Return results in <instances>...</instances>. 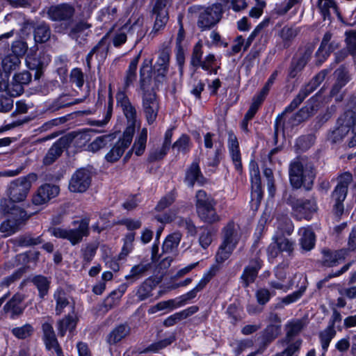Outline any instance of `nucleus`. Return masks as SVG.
<instances>
[{
	"instance_id": "15",
	"label": "nucleus",
	"mask_w": 356,
	"mask_h": 356,
	"mask_svg": "<svg viewBox=\"0 0 356 356\" xmlns=\"http://www.w3.org/2000/svg\"><path fill=\"white\" fill-rule=\"evenodd\" d=\"M74 13L72 6L67 4H61L51 6L48 10L50 19L54 21H67L72 18Z\"/></svg>"
},
{
	"instance_id": "47",
	"label": "nucleus",
	"mask_w": 356,
	"mask_h": 356,
	"mask_svg": "<svg viewBox=\"0 0 356 356\" xmlns=\"http://www.w3.org/2000/svg\"><path fill=\"white\" fill-rule=\"evenodd\" d=\"M216 60L215 56L213 54H209L205 56L203 60H202L201 65H200L199 67L207 71L209 74H216L218 68H213V65Z\"/></svg>"
},
{
	"instance_id": "64",
	"label": "nucleus",
	"mask_w": 356,
	"mask_h": 356,
	"mask_svg": "<svg viewBox=\"0 0 356 356\" xmlns=\"http://www.w3.org/2000/svg\"><path fill=\"white\" fill-rule=\"evenodd\" d=\"M97 250V245L95 243L88 244L83 250V259L87 263H90L96 254Z\"/></svg>"
},
{
	"instance_id": "6",
	"label": "nucleus",
	"mask_w": 356,
	"mask_h": 356,
	"mask_svg": "<svg viewBox=\"0 0 356 356\" xmlns=\"http://www.w3.org/2000/svg\"><path fill=\"white\" fill-rule=\"evenodd\" d=\"M222 13V6L219 3L200 9L197 22V26L202 31L212 28L220 22Z\"/></svg>"
},
{
	"instance_id": "59",
	"label": "nucleus",
	"mask_w": 356,
	"mask_h": 356,
	"mask_svg": "<svg viewBox=\"0 0 356 356\" xmlns=\"http://www.w3.org/2000/svg\"><path fill=\"white\" fill-rule=\"evenodd\" d=\"M123 293V290L113 291L104 302V307H106V310L108 311L115 305H117Z\"/></svg>"
},
{
	"instance_id": "10",
	"label": "nucleus",
	"mask_w": 356,
	"mask_h": 356,
	"mask_svg": "<svg viewBox=\"0 0 356 356\" xmlns=\"http://www.w3.org/2000/svg\"><path fill=\"white\" fill-rule=\"evenodd\" d=\"M133 136V128L127 127L124 131L122 138H120L113 148L106 154V160L111 163L117 161L122 156L124 150L130 145Z\"/></svg>"
},
{
	"instance_id": "38",
	"label": "nucleus",
	"mask_w": 356,
	"mask_h": 356,
	"mask_svg": "<svg viewBox=\"0 0 356 356\" xmlns=\"http://www.w3.org/2000/svg\"><path fill=\"white\" fill-rule=\"evenodd\" d=\"M300 236V244L305 251L312 250V228L303 227L300 228L298 232Z\"/></svg>"
},
{
	"instance_id": "8",
	"label": "nucleus",
	"mask_w": 356,
	"mask_h": 356,
	"mask_svg": "<svg viewBox=\"0 0 356 356\" xmlns=\"http://www.w3.org/2000/svg\"><path fill=\"white\" fill-rule=\"evenodd\" d=\"M92 173L87 168L76 170L72 175L69 182V190L73 193H83L90 187Z\"/></svg>"
},
{
	"instance_id": "19",
	"label": "nucleus",
	"mask_w": 356,
	"mask_h": 356,
	"mask_svg": "<svg viewBox=\"0 0 356 356\" xmlns=\"http://www.w3.org/2000/svg\"><path fill=\"white\" fill-rule=\"evenodd\" d=\"M185 181L190 187H193L195 182L203 184L204 177L201 173L199 164L194 161L188 169L186 175Z\"/></svg>"
},
{
	"instance_id": "4",
	"label": "nucleus",
	"mask_w": 356,
	"mask_h": 356,
	"mask_svg": "<svg viewBox=\"0 0 356 356\" xmlns=\"http://www.w3.org/2000/svg\"><path fill=\"white\" fill-rule=\"evenodd\" d=\"M38 176L35 173H29L26 176L19 177L12 181L7 188V195L9 200L15 204L26 200L32 184L36 181Z\"/></svg>"
},
{
	"instance_id": "46",
	"label": "nucleus",
	"mask_w": 356,
	"mask_h": 356,
	"mask_svg": "<svg viewBox=\"0 0 356 356\" xmlns=\"http://www.w3.org/2000/svg\"><path fill=\"white\" fill-rule=\"evenodd\" d=\"M345 35V42L348 52L353 56H356V31H346Z\"/></svg>"
},
{
	"instance_id": "14",
	"label": "nucleus",
	"mask_w": 356,
	"mask_h": 356,
	"mask_svg": "<svg viewBox=\"0 0 356 356\" xmlns=\"http://www.w3.org/2000/svg\"><path fill=\"white\" fill-rule=\"evenodd\" d=\"M352 180V175L349 172H346L339 177L338 184L332 193V198L334 202H343L345 200L348 186Z\"/></svg>"
},
{
	"instance_id": "17",
	"label": "nucleus",
	"mask_w": 356,
	"mask_h": 356,
	"mask_svg": "<svg viewBox=\"0 0 356 356\" xmlns=\"http://www.w3.org/2000/svg\"><path fill=\"white\" fill-rule=\"evenodd\" d=\"M261 267V261L259 259H254L244 268L241 276V282L244 287H248L254 282Z\"/></svg>"
},
{
	"instance_id": "58",
	"label": "nucleus",
	"mask_w": 356,
	"mask_h": 356,
	"mask_svg": "<svg viewBox=\"0 0 356 356\" xmlns=\"http://www.w3.org/2000/svg\"><path fill=\"white\" fill-rule=\"evenodd\" d=\"M273 296H275V293L265 288H260L255 293L257 301L260 305H266Z\"/></svg>"
},
{
	"instance_id": "56",
	"label": "nucleus",
	"mask_w": 356,
	"mask_h": 356,
	"mask_svg": "<svg viewBox=\"0 0 356 356\" xmlns=\"http://www.w3.org/2000/svg\"><path fill=\"white\" fill-rule=\"evenodd\" d=\"M108 136H101L96 138L91 143L88 145L87 149L89 152H97L104 147L107 144Z\"/></svg>"
},
{
	"instance_id": "50",
	"label": "nucleus",
	"mask_w": 356,
	"mask_h": 356,
	"mask_svg": "<svg viewBox=\"0 0 356 356\" xmlns=\"http://www.w3.org/2000/svg\"><path fill=\"white\" fill-rule=\"evenodd\" d=\"M306 289V286L301 285L300 289L297 291L292 293L283 298L281 300V302L277 305V307H283V305H289L297 301L302 295L305 290Z\"/></svg>"
},
{
	"instance_id": "18",
	"label": "nucleus",
	"mask_w": 356,
	"mask_h": 356,
	"mask_svg": "<svg viewBox=\"0 0 356 356\" xmlns=\"http://www.w3.org/2000/svg\"><path fill=\"white\" fill-rule=\"evenodd\" d=\"M324 259L323 263L325 266H335L339 261L343 260L348 255V250L346 248L335 251L324 250L323 251Z\"/></svg>"
},
{
	"instance_id": "5",
	"label": "nucleus",
	"mask_w": 356,
	"mask_h": 356,
	"mask_svg": "<svg viewBox=\"0 0 356 356\" xmlns=\"http://www.w3.org/2000/svg\"><path fill=\"white\" fill-rule=\"evenodd\" d=\"M74 225H77V227L69 229L51 227L48 232L56 238L67 239L72 245H76L80 243L84 236L89 234V219L84 218L74 221Z\"/></svg>"
},
{
	"instance_id": "49",
	"label": "nucleus",
	"mask_w": 356,
	"mask_h": 356,
	"mask_svg": "<svg viewBox=\"0 0 356 356\" xmlns=\"http://www.w3.org/2000/svg\"><path fill=\"white\" fill-rule=\"evenodd\" d=\"M175 340V337L171 336L168 338H166L165 339L161 340L159 341L155 342L154 343H152L149 345L145 350V353L147 352H153V353H157L160 350L165 348L166 346L171 344Z\"/></svg>"
},
{
	"instance_id": "28",
	"label": "nucleus",
	"mask_w": 356,
	"mask_h": 356,
	"mask_svg": "<svg viewBox=\"0 0 356 356\" xmlns=\"http://www.w3.org/2000/svg\"><path fill=\"white\" fill-rule=\"evenodd\" d=\"M181 234L179 232H176L168 235L162 245L163 253H170L174 252L178 247L181 241Z\"/></svg>"
},
{
	"instance_id": "25",
	"label": "nucleus",
	"mask_w": 356,
	"mask_h": 356,
	"mask_svg": "<svg viewBox=\"0 0 356 356\" xmlns=\"http://www.w3.org/2000/svg\"><path fill=\"white\" fill-rule=\"evenodd\" d=\"M139 59L140 54L134 57L129 63V68L126 71L125 76L124 78V90H126L130 86H131L136 79V70Z\"/></svg>"
},
{
	"instance_id": "61",
	"label": "nucleus",
	"mask_w": 356,
	"mask_h": 356,
	"mask_svg": "<svg viewBox=\"0 0 356 356\" xmlns=\"http://www.w3.org/2000/svg\"><path fill=\"white\" fill-rule=\"evenodd\" d=\"M275 239V238H273ZM276 243H277V246L280 248V252H287L291 253L293 250V243L286 238H276Z\"/></svg>"
},
{
	"instance_id": "32",
	"label": "nucleus",
	"mask_w": 356,
	"mask_h": 356,
	"mask_svg": "<svg viewBox=\"0 0 356 356\" xmlns=\"http://www.w3.org/2000/svg\"><path fill=\"white\" fill-rule=\"evenodd\" d=\"M43 340L47 349L50 350L51 346L58 343L53 326L49 323H44L42 325Z\"/></svg>"
},
{
	"instance_id": "57",
	"label": "nucleus",
	"mask_w": 356,
	"mask_h": 356,
	"mask_svg": "<svg viewBox=\"0 0 356 356\" xmlns=\"http://www.w3.org/2000/svg\"><path fill=\"white\" fill-rule=\"evenodd\" d=\"M301 341H296L287 344V347L282 352L276 353L274 356H298L297 353L300 347Z\"/></svg>"
},
{
	"instance_id": "13",
	"label": "nucleus",
	"mask_w": 356,
	"mask_h": 356,
	"mask_svg": "<svg viewBox=\"0 0 356 356\" xmlns=\"http://www.w3.org/2000/svg\"><path fill=\"white\" fill-rule=\"evenodd\" d=\"M170 1L155 0L152 9V13L156 16L153 31L157 32L165 26L168 20L167 6L170 3Z\"/></svg>"
},
{
	"instance_id": "11",
	"label": "nucleus",
	"mask_w": 356,
	"mask_h": 356,
	"mask_svg": "<svg viewBox=\"0 0 356 356\" xmlns=\"http://www.w3.org/2000/svg\"><path fill=\"white\" fill-rule=\"evenodd\" d=\"M116 101L117 106L122 109L123 113L127 119L129 123L127 127H132L134 134L137 115V112L135 107L131 103L124 91H119L117 93Z\"/></svg>"
},
{
	"instance_id": "36",
	"label": "nucleus",
	"mask_w": 356,
	"mask_h": 356,
	"mask_svg": "<svg viewBox=\"0 0 356 356\" xmlns=\"http://www.w3.org/2000/svg\"><path fill=\"white\" fill-rule=\"evenodd\" d=\"M129 334V327L125 325H120L115 327L109 334L108 341L109 343L115 344Z\"/></svg>"
},
{
	"instance_id": "44",
	"label": "nucleus",
	"mask_w": 356,
	"mask_h": 356,
	"mask_svg": "<svg viewBox=\"0 0 356 356\" xmlns=\"http://www.w3.org/2000/svg\"><path fill=\"white\" fill-rule=\"evenodd\" d=\"M336 331L332 326H328L325 330L320 332L319 337L322 348L326 351L332 339L335 336Z\"/></svg>"
},
{
	"instance_id": "29",
	"label": "nucleus",
	"mask_w": 356,
	"mask_h": 356,
	"mask_svg": "<svg viewBox=\"0 0 356 356\" xmlns=\"http://www.w3.org/2000/svg\"><path fill=\"white\" fill-rule=\"evenodd\" d=\"M31 80V74L24 71L19 74H16L13 77V86L15 88V93H12V95H19L23 92V85L28 84Z\"/></svg>"
},
{
	"instance_id": "42",
	"label": "nucleus",
	"mask_w": 356,
	"mask_h": 356,
	"mask_svg": "<svg viewBox=\"0 0 356 356\" xmlns=\"http://www.w3.org/2000/svg\"><path fill=\"white\" fill-rule=\"evenodd\" d=\"M154 287L153 282L146 280L138 288L136 296L139 300L143 301L152 296V291Z\"/></svg>"
},
{
	"instance_id": "1",
	"label": "nucleus",
	"mask_w": 356,
	"mask_h": 356,
	"mask_svg": "<svg viewBox=\"0 0 356 356\" xmlns=\"http://www.w3.org/2000/svg\"><path fill=\"white\" fill-rule=\"evenodd\" d=\"M311 92L312 85H306L300 90L296 97L293 99L284 111L277 116L275 122V136H277L279 133H282L284 135L286 133L289 134L295 126H297L310 117L311 108L305 106L302 108L296 115L291 116L287 120L285 118L286 114L295 110Z\"/></svg>"
},
{
	"instance_id": "35",
	"label": "nucleus",
	"mask_w": 356,
	"mask_h": 356,
	"mask_svg": "<svg viewBox=\"0 0 356 356\" xmlns=\"http://www.w3.org/2000/svg\"><path fill=\"white\" fill-rule=\"evenodd\" d=\"M150 268L151 264L148 262H141L135 265L131 268L130 273L126 276V279H131L134 282L143 277Z\"/></svg>"
},
{
	"instance_id": "37",
	"label": "nucleus",
	"mask_w": 356,
	"mask_h": 356,
	"mask_svg": "<svg viewBox=\"0 0 356 356\" xmlns=\"http://www.w3.org/2000/svg\"><path fill=\"white\" fill-rule=\"evenodd\" d=\"M280 324H270L264 330L261 336L262 343L266 346L274 340L280 332Z\"/></svg>"
},
{
	"instance_id": "48",
	"label": "nucleus",
	"mask_w": 356,
	"mask_h": 356,
	"mask_svg": "<svg viewBox=\"0 0 356 356\" xmlns=\"http://www.w3.org/2000/svg\"><path fill=\"white\" fill-rule=\"evenodd\" d=\"M312 204L309 200H298L297 202L296 210L300 217L309 220L311 218Z\"/></svg>"
},
{
	"instance_id": "3",
	"label": "nucleus",
	"mask_w": 356,
	"mask_h": 356,
	"mask_svg": "<svg viewBox=\"0 0 356 356\" xmlns=\"http://www.w3.org/2000/svg\"><path fill=\"white\" fill-rule=\"evenodd\" d=\"M222 242L216 254V261L222 263L227 260L236 248L240 238L239 226L233 221L229 222L222 230Z\"/></svg>"
},
{
	"instance_id": "54",
	"label": "nucleus",
	"mask_w": 356,
	"mask_h": 356,
	"mask_svg": "<svg viewBox=\"0 0 356 356\" xmlns=\"http://www.w3.org/2000/svg\"><path fill=\"white\" fill-rule=\"evenodd\" d=\"M17 243L21 246H31L42 242L40 236L33 237L31 234L20 236L17 238Z\"/></svg>"
},
{
	"instance_id": "53",
	"label": "nucleus",
	"mask_w": 356,
	"mask_h": 356,
	"mask_svg": "<svg viewBox=\"0 0 356 356\" xmlns=\"http://www.w3.org/2000/svg\"><path fill=\"white\" fill-rule=\"evenodd\" d=\"M217 268L215 266H211L204 275L198 284L196 285L195 290L200 291L209 282L212 277L216 275Z\"/></svg>"
},
{
	"instance_id": "43",
	"label": "nucleus",
	"mask_w": 356,
	"mask_h": 356,
	"mask_svg": "<svg viewBox=\"0 0 356 356\" xmlns=\"http://www.w3.org/2000/svg\"><path fill=\"white\" fill-rule=\"evenodd\" d=\"M147 138V130L146 128H143L131 148L137 156H140L143 154L146 146Z\"/></svg>"
},
{
	"instance_id": "63",
	"label": "nucleus",
	"mask_w": 356,
	"mask_h": 356,
	"mask_svg": "<svg viewBox=\"0 0 356 356\" xmlns=\"http://www.w3.org/2000/svg\"><path fill=\"white\" fill-rule=\"evenodd\" d=\"M41 186L44 191L45 197L49 201L56 197L60 191L59 187L56 185L46 184Z\"/></svg>"
},
{
	"instance_id": "52",
	"label": "nucleus",
	"mask_w": 356,
	"mask_h": 356,
	"mask_svg": "<svg viewBox=\"0 0 356 356\" xmlns=\"http://www.w3.org/2000/svg\"><path fill=\"white\" fill-rule=\"evenodd\" d=\"M178 307L177 305V300H169L167 301H161L157 303L156 305L148 309L149 314H154L159 311H161L168 308L170 309H173L175 308Z\"/></svg>"
},
{
	"instance_id": "55",
	"label": "nucleus",
	"mask_w": 356,
	"mask_h": 356,
	"mask_svg": "<svg viewBox=\"0 0 356 356\" xmlns=\"http://www.w3.org/2000/svg\"><path fill=\"white\" fill-rule=\"evenodd\" d=\"M213 231L211 228H204L199 237V243L202 248H207L212 242Z\"/></svg>"
},
{
	"instance_id": "33",
	"label": "nucleus",
	"mask_w": 356,
	"mask_h": 356,
	"mask_svg": "<svg viewBox=\"0 0 356 356\" xmlns=\"http://www.w3.org/2000/svg\"><path fill=\"white\" fill-rule=\"evenodd\" d=\"M211 205H216V201L210 195L203 190L197 191L195 195L196 211Z\"/></svg>"
},
{
	"instance_id": "60",
	"label": "nucleus",
	"mask_w": 356,
	"mask_h": 356,
	"mask_svg": "<svg viewBox=\"0 0 356 356\" xmlns=\"http://www.w3.org/2000/svg\"><path fill=\"white\" fill-rule=\"evenodd\" d=\"M190 138L186 135L181 136L173 145L172 147L178 152H186L189 149Z\"/></svg>"
},
{
	"instance_id": "31",
	"label": "nucleus",
	"mask_w": 356,
	"mask_h": 356,
	"mask_svg": "<svg viewBox=\"0 0 356 356\" xmlns=\"http://www.w3.org/2000/svg\"><path fill=\"white\" fill-rule=\"evenodd\" d=\"M318 8L324 19H325L326 17H330V10L336 13L339 18H341V14L339 9L335 2L332 0H318Z\"/></svg>"
},
{
	"instance_id": "9",
	"label": "nucleus",
	"mask_w": 356,
	"mask_h": 356,
	"mask_svg": "<svg viewBox=\"0 0 356 356\" xmlns=\"http://www.w3.org/2000/svg\"><path fill=\"white\" fill-rule=\"evenodd\" d=\"M143 111L149 124H152L158 115L159 104L155 93L149 91V88L141 90Z\"/></svg>"
},
{
	"instance_id": "7",
	"label": "nucleus",
	"mask_w": 356,
	"mask_h": 356,
	"mask_svg": "<svg viewBox=\"0 0 356 356\" xmlns=\"http://www.w3.org/2000/svg\"><path fill=\"white\" fill-rule=\"evenodd\" d=\"M289 179L291 185L296 188L303 187L309 191L312 186V177L304 169V162L299 159L291 163L289 168Z\"/></svg>"
},
{
	"instance_id": "24",
	"label": "nucleus",
	"mask_w": 356,
	"mask_h": 356,
	"mask_svg": "<svg viewBox=\"0 0 356 356\" xmlns=\"http://www.w3.org/2000/svg\"><path fill=\"white\" fill-rule=\"evenodd\" d=\"M336 82L334 84L331 93L334 95L337 94L340 90L349 81L348 72L344 67H340L335 72Z\"/></svg>"
},
{
	"instance_id": "45",
	"label": "nucleus",
	"mask_w": 356,
	"mask_h": 356,
	"mask_svg": "<svg viewBox=\"0 0 356 356\" xmlns=\"http://www.w3.org/2000/svg\"><path fill=\"white\" fill-rule=\"evenodd\" d=\"M202 44L200 41L193 47L190 61L191 65L194 67H199L202 60Z\"/></svg>"
},
{
	"instance_id": "22",
	"label": "nucleus",
	"mask_w": 356,
	"mask_h": 356,
	"mask_svg": "<svg viewBox=\"0 0 356 356\" xmlns=\"http://www.w3.org/2000/svg\"><path fill=\"white\" fill-rule=\"evenodd\" d=\"M140 29V25L138 24V22H136L134 24L131 26L129 27L128 25H125L123 26L120 32L117 33L113 38V45L116 47L121 46L122 44H124L127 39V31L129 33H134L135 31L138 32Z\"/></svg>"
},
{
	"instance_id": "39",
	"label": "nucleus",
	"mask_w": 356,
	"mask_h": 356,
	"mask_svg": "<svg viewBox=\"0 0 356 356\" xmlns=\"http://www.w3.org/2000/svg\"><path fill=\"white\" fill-rule=\"evenodd\" d=\"M252 198L259 203L263 196V192L261 188L259 172L257 170L254 171V175L252 176Z\"/></svg>"
},
{
	"instance_id": "20",
	"label": "nucleus",
	"mask_w": 356,
	"mask_h": 356,
	"mask_svg": "<svg viewBox=\"0 0 356 356\" xmlns=\"http://www.w3.org/2000/svg\"><path fill=\"white\" fill-rule=\"evenodd\" d=\"M303 323L301 321H293L289 322L286 326V337L284 340L278 341L279 345L291 343L293 337L297 335L302 329Z\"/></svg>"
},
{
	"instance_id": "62",
	"label": "nucleus",
	"mask_w": 356,
	"mask_h": 356,
	"mask_svg": "<svg viewBox=\"0 0 356 356\" xmlns=\"http://www.w3.org/2000/svg\"><path fill=\"white\" fill-rule=\"evenodd\" d=\"M83 74L79 68H74L70 73V81L78 88H81L84 83Z\"/></svg>"
},
{
	"instance_id": "34",
	"label": "nucleus",
	"mask_w": 356,
	"mask_h": 356,
	"mask_svg": "<svg viewBox=\"0 0 356 356\" xmlns=\"http://www.w3.org/2000/svg\"><path fill=\"white\" fill-rule=\"evenodd\" d=\"M332 38V34L330 32H327L323 38V40L321 42V44L318 50V51L316 53V65H320L324 60L326 59V58L328 56L330 53V49H327V43L330 42Z\"/></svg>"
},
{
	"instance_id": "16",
	"label": "nucleus",
	"mask_w": 356,
	"mask_h": 356,
	"mask_svg": "<svg viewBox=\"0 0 356 356\" xmlns=\"http://www.w3.org/2000/svg\"><path fill=\"white\" fill-rule=\"evenodd\" d=\"M227 146L235 168L240 171L242 169L241 157L239 144L236 135L233 131H228Z\"/></svg>"
},
{
	"instance_id": "51",
	"label": "nucleus",
	"mask_w": 356,
	"mask_h": 356,
	"mask_svg": "<svg viewBox=\"0 0 356 356\" xmlns=\"http://www.w3.org/2000/svg\"><path fill=\"white\" fill-rule=\"evenodd\" d=\"M33 332V327L30 324H25L22 327H15L12 333L18 339H26L30 337Z\"/></svg>"
},
{
	"instance_id": "41",
	"label": "nucleus",
	"mask_w": 356,
	"mask_h": 356,
	"mask_svg": "<svg viewBox=\"0 0 356 356\" xmlns=\"http://www.w3.org/2000/svg\"><path fill=\"white\" fill-rule=\"evenodd\" d=\"M63 152V146L60 142L55 143L49 149L44 158L43 162L45 165H50L58 158Z\"/></svg>"
},
{
	"instance_id": "2",
	"label": "nucleus",
	"mask_w": 356,
	"mask_h": 356,
	"mask_svg": "<svg viewBox=\"0 0 356 356\" xmlns=\"http://www.w3.org/2000/svg\"><path fill=\"white\" fill-rule=\"evenodd\" d=\"M0 212L3 215H10L0 225V232L4 237L13 235L21 230L29 218L23 209L6 198L0 202Z\"/></svg>"
},
{
	"instance_id": "30",
	"label": "nucleus",
	"mask_w": 356,
	"mask_h": 356,
	"mask_svg": "<svg viewBox=\"0 0 356 356\" xmlns=\"http://www.w3.org/2000/svg\"><path fill=\"white\" fill-rule=\"evenodd\" d=\"M31 282L37 288L39 296L43 298L48 293L51 281L47 277L39 275L33 277Z\"/></svg>"
},
{
	"instance_id": "26",
	"label": "nucleus",
	"mask_w": 356,
	"mask_h": 356,
	"mask_svg": "<svg viewBox=\"0 0 356 356\" xmlns=\"http://www.w3.org/2000/svg\"><path fill=\"white\" fill-rule=\"evenodd\" d=\"M54 298L56 303V314L60 315L63 312L64 309L70 305V297L64 290L58 289L54 294Z\"/></svg>"
},
{
	"instance_id": "27",
	"label": "nucleus",
	"mask_w": 356,
	"mask_h": 356,
	"mask_svg": "<svg viewBox=\"0 0 356 356\" xmlns=\"http://www.w3.org/2000/svg\"><path fill=\"white\" fill-rule=\"evenodd\" d=\"M215 206L216 205H211L196 211L197 214L201 220L209 224H212L220 220V217L216 213Z\"/></svg>"
},
{
	"instance_id": "21",
	"label": "nucleus",
	"mask_w": 356,
	"mask_h": 356,
	"mask_svg": "<svg viewBox=\"0 0 356 356\" xmlns=\"http://www.w3.org/2000/svg\"><path fill=\"white\" fill-rule=\"evenodd\" d=\"M76 318L74 315L69 314L57 323V330L60 337H64L67 331L72 333L76 326Z\"/></svg>"
},
{
	"instance_id": "40",
	"label": "nucleus",
	"mask_w": 356,
	"mask_h": 356,
	"mask_svg": "<svg viewBox=\"0 0 356 356\" xmlns=\"http://www.w3.org/2000/svg\"><path fill=\"white\" fill-rule=\"evenodd\" d=\"M50 36V29L45 24H40L35 27L34 31V40L36 42H45L49 40Z\"/></svg>"
},
{
	"instance_id": "12",
	"label": "nucleus",
	"mask_w": 356,
	"mask_h": 356,
	"mask_svg": "<svg viewBox=\"0 0 356 356\" xmlns=\"http://www.w3.org/2000/svg\"><path fill=\"white\" fill-rule=\"evenodd\" d=\"M170 57V49L168 47H165L159 50L157 60L154 65L156 81L162 83L165 80L168 72Z\"/></svg>"
},
{
	"instance_id": "23",
	"label": "nucleus",
	"mask_w": 356,
	"mask_h": 356,
	"mask_svg": "<svg viewBox=\"0 0 356 356\" xmlns=\"http://www.w3.org/2000/svg\"><path fill=\"white\" fill-rule=\"evenodd\" d=\"M151 60H145L140 70V88L145 90L149 88L152 82Z\"/></svg>"
}]
</instances>
